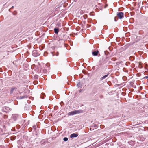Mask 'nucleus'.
Segmentation results:
<instances>
[{"label":"nucleus","mask_w":148,"mask_h":148,"mask_svg":"<svg viewBox=\"0 0 148 148\" xmlns=\"http://www.w3.org/2000/svg\"><path fill=\"white\" fill-rule=\"evenodd\" d=\"M83 111L82 110H75L69 112L68 115L69 116L73 115L76 114H79L83 113Z\"/></svg>","instance_id":"f257e3e1"},{"label":"nucleus","mask_w":148,"mask_h":148,"mask_svg":"<svg viewBox=\"0 0 148 148\" xmlns=\"http://www.w3.org/2000/svg\"><path fill=\"white\" fill-rule=\"evenodd\" d=\"M117 16L120 19L122 18L123 16V13L122 12H118L117 14Z\"/></svg>","instance_id":"f03ea898"},{"label":"nucleus","mask_w":148,"mask_h":148,"mask_svg":"<svg viewBox=\"0 0 148 148\" xmlns=\"http://www.w3.org/2000/svg\"><path fill=\"white\" fill-rule=\"evenodd\" d=\"M78 136V134H77L73 133L71 135L70 137L71 138L76 137Z\"/></svg>","instance_id":"7ed1b4c3"},{"label":"nucleus","mask_w":148,"mask_h":148,"mask_svg":"<svg viewBox=\"0 0 148 148\" xmlns=\"http://www.w3.org/2000/svg\"><path fill=\"white\" fill-rule=\"evenodd\" d=\"M99 53V51L97 50L96 51H94L92 52V54L94 56H97Z\"/></svg>","instance_id":"20e7f679"},{"label":"nucleus","mask_w":148,"mask_h":148,"mask_svg":"<svg viewBox=\"0 0 148 148\" xmlns=\"http://www.w3.org/2000/svg\"><path fill=\"white\" fill-rule=\"evenodd\" d=\"M109 75V74L106 75L104 76H103V77H101L100 79V80L101 81H102V80H103V79H105L106 77H107Z\"/></svg>","instance_id":"39448f33"},{"label":"nucleus","mask_w":148,"mask_h":148,"mask_svg":"<svg viewBox=\"0 0 148 148\" xmlns=\"http://www.w3.org/2000/svg\"><path fill=\"white\" fill-rule=\"evenodd\" d=\"M54 32L56 34H58L59 32V29L58 28H55L54 29Z\"/></svg>","instance_id":"423d86ee"},{"label":"nucleus","mask_w":148,"mask_h":148,"mask_svg":"<svg viewBox=\"0 0 148 148\" xmlns=\"http://www.w3.org/2000/svg\"><path fill=\"white\" fill-rule=\"evenodd\" d=\"M27 96L26 95H24L22 96H20L19 97V98L20 99H22L24 98H26L27 97Z\"/></svg>","instance_id":"0eeeda50"},{"label":"nucleus","mask_w":148,"mask_h":148,"mask_svg":"<svg viewBox=\"0 0 148 148\" xmlns=\"http://www.w3.org/2000/svg\"><path fill=\"white\" fill-rule=\"evenodd\" d=\"M77 86L79 88H82V85L80 82H78L77 84Z\"/></svg>","instance_id":"6e6552de"},{"label":"nucleus","mask_w":148,"mask_h":148,"mask_svg":"<svg viewBox=\"0 0 148 148\" xmlns=\"http://www.w3.org/2000/svg\"><path fill=\"white\" fill-rule=\"evenodd\" d=\"M16 89V87H13L11 89L10 93H12L13 92L14 90L15 89Z\"/></svg>","instance_id":"1a4fd4ad"},{"label":"nucleus","mask_w":148,"mask_h":148,"mask_svg":"<svg viewBox=\"0 0 148 148\" xmlns=\"http://www.w3.org/2000/svg\"><path fill=\"white\" fill-rule=\"evenodd\" d=\"M63 140L64 141H66L68 140V138L67 137H64L63 138Z\"/></svg>","instance_id":"9d476101"},{"label":"nucleus","mask_w":148,"mask_h":148,"mask_svg":"<svg viewBox=\"0 0 148 148\" xmlns=\"http://www.w3.org/2000/svg\"><path fill=\"white\" fill-rule=\"evenodd\" d=\"M98 64H99V66H100L102 65H103L104 64V63H101L100 62Z\"/></svg>","instance_id":"9b49d317"},{"label":"nucleus","mask_w":148,"mask_h":148,"mask_svg":"<svg viewBox=\"0 0 148 148\" xmlns=\"http://www.w3.org/2000/svg\"><path fill=\"white\" fill-rule=\"evenodd\" d=\"M84 16V18L85 19H86L87 18V16L86 15Z\"/></svg>","instance_id":"f8f14e48"},{"label":"nucleus","mask_w":148,"mask_h":148,"mask_svg":"<svg viewBox=\"0 0 148 148\" xmlns=\"http://www.w3.org/2000/svg\"><path fill=\"white\" fill-rule=\"evenodd\" d=\"M148 78V75L147 76H145L144 77V78H145V79H147Z\"/></svg>","instance_id":"ddd939ff"},{"label":"nucleus","mask_w":148,"mask_h":148,"mask_svg":"<svg viewBox=\"0 0 148 148\" xmlns=\"http://www.w3.org/2000/svg\"><path fill=\"white\" fill-rule=\"evenodd\" d=\"M58 54H59V53H58V52H57V54L56 55L57 56H58Z\"/></svg>","instance_id":"4468645a"},{"label":"nucleus","mask_w":148,"mask_h":148,"mask_svg":"<svg viewBox=\"0 0 148 148\" xmlns=\"http://www.w3.org/2000/svg\"><path fill=\"white\" fill-rule=\"evenodd\" d=\"M14 8V6H12V7L10 8V9L13 8Z\"/></svg>","instance_id":"2eb2a0df"},{"label":"nucleus","mask_w":148,"mask_h":148,"mask_svg":"<svg viewBox=\"0 0 148 148\" xmlns=\"http://www.w3.org/2000/svg\"><path fill=\"white\" fill-rule=\"evenodd\" d=\"M140 128H138L139 130H140Z\"/></svg>","instance_id":"dca6fc26"},{"label":"nucleus","mask_w":148,"mask_h":148,"mask_svg":"<svg viewBox=\"0 0 148 148\" xmlns=\"http://www.w3.org/2000/svg\"><path fill=\"white\" fill-rule=\"evenodd\" d=\"M90 130H91V128H90Z\"/></svg>","instance_id":"f3484780"}]
</instances>
